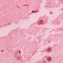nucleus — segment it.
Instances as JSON below:
<instances>
[{"label":"nucleus","instance_id":"nucleus-1","mask_svg":"<svg viewBox=\"0 0 63 63\" xmlns=\"http://www.w3.org/2000/svg\"><path fill=\"white\" fill-rule=\"evenodd\" d=\"M48 59L49 61H50V60H51V58H48Z\"/></svg>","mask_w":63,"mask_h":63},{"label":"nucleus","instance_id":"nucleus-2","mask_svg":"<svg viewBox=\"0 0 63 63\" xmlns=\"http://www.w3.org/2000/svg\"><path fill=\"white\" fill-rule=\"evenodd\" d=\"M19 53H21V52H20V50H19Z\"/></svg>","mask_w":63,"mask_h":63},{"label":"nucleus","instance_id":"nucleus-3","mask_svg":"<svg viewBox=\"0 0 63 63\" xmlns=\"http://www.w3.org/2000/svg\"><path fill=\"white\" fill-rule=\"evenodd\" d=\"M32 13H34V11H32Z\"/></svg>","mask_w":63,"mask_h":63},{"label":"nucleus","instance_id":"nucleus-4","mask_svg":"<svg viewBox=\"0 0 63 63\" xmlns=\"http://www.w3.org/2000/svg\"><path fill=\"white\" fill-rule=\"evenodd\" d=\"M34 12H35V13H37V12L35 11H34Z\"/></svg>","mask_w":63,"mask_h":63},{"label":"nucleus","instance_id":"nucleus-5","mask_svg":"<svg viewBox=\"0 0 63 63\" xmlns=\"http://www.w3.org/2000/svg\"><path fill=\"white\" fill-rule=\"evenodd\" d=\"M17 52H18V51H17Z\"/></svg>","mask_w":63,"mask_h":63}]
</instances>
